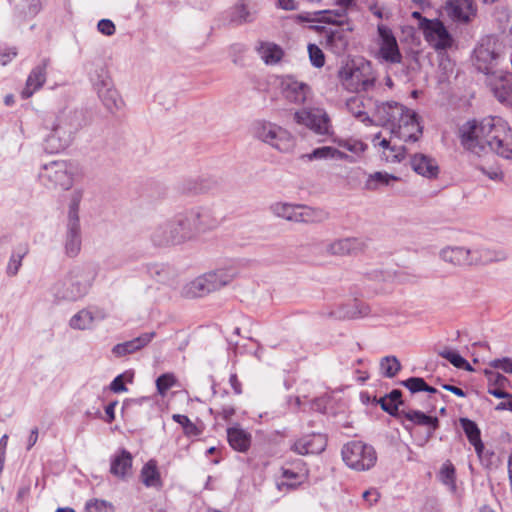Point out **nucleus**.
Instances as JSON below:
<instances>
[{"mask_svg": "<svg viewBox=\"0 0 512 512\" xmlns=\"http://www.w3.org/2000/svg\"><path fill=\"white\" fill-rule=\"evenodd\" d=\"M439 355L449 361L456 368L465 370H472L470 364L456 351L451 349H444L439 352Z\"/></svg>", "mask_w": 512, "mask_h": 512, "instance_id": "obj_47", "label": "nucleus"}, {"mask_svg": "<svg viewBox=\"0 0 512 512\" xmlns=\"http://www.w3.org/2000/svg\"><path fill=\"white\" fill-rule=\"evenodd\" d=\"M329 217V212L322 208L299 204L296 223L317 224L325 222Z\"/></svg>", "mask_w": 512, "mask_h": 512, "instance_id": "obj_32", "label": "nucleus"}, {"mask_svg": "<svg viewBox=\"0 0 512 512\" xmlns=\"http://www.w3.org/2000/svg\"><path fill=\"white\" fill-rule=\"evenodd\" d=\"M83 198L82 189H74L70 194L69 199V213H68V221L75 220V222H79L78 217V209L80 202Z\"/></svg>", "mask_w": 512, "mask_h": 512, "instance_id": "obj_48", "label": "nucleus"}, {"mask_svg": "<svg viewBox=\"0 0 512 512\" xmlns=\"http://www.w3.org/2000/svg\"><path fill=\"white\" fill-rule=\"evenodd\" d=\"M445 10L453 21L462 24L471 22L477 15L473 0H447Z\"/></svg>", "mask_w": 512, "mask_h": 512, "instance_id": "obj_17", "label": "nucleus"}, {"mask_svg": "<svg viewBox=\"0 0 512 512\" xmlns=\"http://www.w3.org/2000/svg\"><path fill=\"white\" fill-rule=\"evenodd\" d=\"M401 364L395 356H386L380 361V370L383 376L393 378L400 371Z\"/></svg>", "mask_w": 512, "mask_h": 512, "instance_id": "obj_46", "label": "nucleus"}, {"mask_svg": "<svg viewBox=\"0 0 512 512\" xmlns=\"http://www.w3.org/2000/svg\"><path fill=\"white\" fill-rule=\"evenodd\" d=\"M77 166L67 160H55L45 163L39 171V180L48 190L67 191L77 175Z\"/></svg>", "mask_w": 512, "mask_h": 512, "instance_id": "obj_5", "label": "nucleus"}, {"mask_svg": "<svg viewBox=\"0 0 512 512\" xmlns=\"http://www.w3.org/2000/svg\"><path fill=\"white\" fill-rule=\"evenodd\" d=\"M333 147L323 146L314 149L310 154H307L306 157L309 160H322V159H332L333 158Z\"/></svg>", "mask_w": 512, "mask_h": 512, "instance_id": "obj_55", "label": "nucleus"}, {"mask_svg": "<svg viewBox=\"0 0 512 512\" xmlns=\"http://www.w3.org/2000/svg\"><path fill=\"white\" fill-rule=\"evenodd\" d=\"M411 167L418 174L428 179H435L439 174V166L435 159L425 154H415L411 158Z\"/></svg>", "mask_w": 512, "mask_h": 512, "instance_id": "obj_27", "label": "nucleus"}, {"mask_svg": "<svg viewBox=\"0 0 512 512\" xmlns=\"http://www.w3.org/2000/svg\"><path fill=\"white\" fill-rule=\"evenodd\" d=\"M132 468V455L127 450H121L111 461L110 472L114 476L125 479Z\"/></svg>", "mask_w": 512, "mask_h": 512, "instance_id": "obj_33", "label": "nucleus"}, {"mask_svg": "<svg viewBox=\"0 0 512 512\" xmlns=\"http://www.w3.org/2000/svg\"><path fill=\"white\" fill-rule=\"evenodd\" d=\"M373 145L379 146L383 149L382 157L388 163H400L405 159L406 149L402 145L391 144V142L385 138H381V134L378 133L373 137Z\"/></svg>", "mask_w": 512, "mask_h": 512, "instance_id": "obj_25", "label": "nucleus"}, {"mask_svg": "<svg viewBox=\"0 0 512 512\" xmlns=\"http://www.w3.org/2000/svg\"><path fill=\"white\" fill-rule=\"evenodd\" d=\"M113 85L114 84H113L111 76H108L107 79L104 78V79L96 82L92 86H93V89L96 91V93H99V92L103 91L104 89H107Z\"/></svg>", "mask_w": 512, "mask_h": 512, "instance_id": "obj_63", "label": "nucleus"}, {"mask_svg": "<svg viewBox=\"0 0 512 512\" xmlns=\"http://www.w3.org/2000/svg\"><path fill=\"white\" fill-rule=\"evenodd\" d=\"M251 135L281 153H289L295 147V138L291 132L271 121H255L251 125Z\"/></svg>", "mask_w": 512, "mask_h": 512, "instance_id": "obj_6", "label": "nucleus"}, {"mask_svg": "<svg viewBox=\"0 0 512 512\" xmlns=\"http://www.w3.org/2000/svg\"><path fill=\"white\" fill-rule=\"evenodd\" d=\"M408 110L397 102H382L376 106L375 116L380 125L387 126L391 130Z\"/></svg>", "mask_w": 512, "mask_h": 512, "instance_id": "obj_18", "label": "nucleus"}, {"mask_svg": "<svg viewBox=\"0 0 512 512\" xmlns=\"http://www.w3.org/2000/svg\"><path fill=\"white\" fill-rule=\"evenodd\" d=\"M356 5L355 0H335L334 9L320 10L315 12H304L298 15L303 22H317L336 26L334 29L325 31V45L334 54H343L349 44V32L351 29H344L341 26L347 24L348 11Z\"/></svg>", "mask_w": 512, "mask_h": 512, "instance_id": "obj_2", "label": "nucleus"}, {"mask_svg": "<svg viewBox=\"0 0 512 512\" xmlns=\"http://www.w3.org/2000/svg\"><path fill=\"white\" fill-rule=\"evenodd\" d=\"M86 512H115L114 505L104 499L93 498L85 504Z\"/></svg>", "mask_w": 512, "mask_h": 512, "instance_id": "obj_49", "label": "nucleus"}, {"mask_svg": "<svg viewBox=\"0 0 512 512\" xmlns=\"http://www.w3.org/2000/svg\"><path fill=\"white\" fill-rule=\"evenodd\" d=\"M489 381L494 386L504 387L508 382V379L500 373L490 372Z\"/></svg>", "mask_w": 512, "mask_h": 512, "instance_id": "obj_62", "label": "nucleus"}, {"mask_svg": "<svg viewBox=\"0 0 512 512\" xmlns=\"http://www.w3.org/2000/svg\"><path fill=\"white\" fill-rule=\"evenodd\" d=\"M204 274L188 282L183 288V295L188 298L203 297L211 293Z\"/></svg>", "mask_w": 512, "mask_h": 512, "instance_id": "obj_36", "label": "nucleus"}, {"mask_svg": "<svg viewBox=\"0 0 512 512\" xmlns=\"http://www.w3.org/2000/svg\"><path fill=\"white\" fill-rule=\"evenodd\" d=\"M398 177L387 172H375L370 174L365 182L367 190H378L382 186H389L392 182L397 181Z\"/></svg>", "mask_w": 512, "mask_h": 512, "instance_id": "obj_41", "label": "nucleus"}, {"mask_svg": "<svg viewBox=\"0 0 512 512\" xmlns=\"http://www.w3.org/2000/svg\"><path fill=\"white\" fill-rule=\"evenodd\" d=\"M490 366L512 374V360L510 358L495 359L490 362Z\"/></svg>", "mask_w": 512, "mask_h": 512, "instance_id": "obj_59", "label": "nucleus"}, {"mask_svg": "<svg viewBox=\"0 0 512 512\" xmlns=\"http://www.w3.org/2000/svg\"><path fill=\"white\" fill-rule=\"evenodd\" d=\"M401 396L402 393L400 390L391 391L389 395L380 399L379 403L381 408L389 414L393 415L397 411L398 406L402 404Z\"/></svg>", "mask_w": 512, "mask_h": 512, "instance_id": "obj_45", "label": "nucleus"}, {"mask_svg": "<svg viewBox=\"0 0 512 512\" xmlns=\"http://www.w3.org/2000/svg\"><path fill=\"white\" fill-rule=\"evenodd\" d=\"M298 205L299 204H292L287 202H276L271 205L270 209L275 216L283 218L287 221L296 222Z\"/></svg>", "mask_w": 512, "mask_h": 512, "instance_id": "obj_40", "label": "nucleus"}, {"mask_svg": "<svg viewBox=\"0 0 512 512\" xmlns=\"http://www.w3.org/2000/svg\"><path fill=\"white\" fill-rule=\"evenodd\" d=\"M172 418L175 422L179 423L183 427L184 433L187 436H197L200 434V431L198 430L196 425L192 423L187 416L181 414H174Z\"/></svg>", "mask_w": 512, "mask_h": 512, "instance_id": "obj_50", "label": "nucleus"}, {"mask_svg": "<svg viewBox=\"0 0 512 512\" xmlns=\"http://www.w3.org/2000/svg\"><path fill=\"white\" fill-rule=\"evenodd\" d=\"M297 124L309 128L317 135H330L332 133L331 121L322 108H303L294 113Z\"/></svg>", "mask_w": 512, "mask_h": 512, "instance_id": "obj_11", "label": "nucleus"}, {"mask_svg": "<svg viewBox=\"0 0 512 512\" xmlns=\"http://www.w3.org/2000/svg\"><path fill=\"white\" fill-rule=\"evenodd\" d=\"M347 110L361 122H368L370 118L364 110V101L361 97L353 96L346 101Z\"/></svg>", "mask_w": 512, "mask_h": 512, "instance_id": "obj_44", "label": "nucleus"}, {"mask_svg": "<svg viewBox=\"0 0 512 512\" xmlns=\"http://www.w3.org/2000/svg\"><path fill=\"white\" fill-rule=\"evenodd\" d=\"M280 90L287 101L295 104H303L310 94V88L306 83L291 76L282 78Z\"/></svg>", "mask_w": 512, "mask_h": 512, "instance_id": "obj_19", "label": "nucleus"}, {"mask_svg": "<svg viewBox=\"0 0 512 512\" xmlns=\"http://www.w3.org/2000/svg\"><path fill=\"white\" fill-rule=\"evenodd\" d=\"M402 415L414 425L427 427V440L433 436L434 432L439 427L437 417L429 416L418 410L402 411Z\"/></svg>", "mask_w": 512, "mask_h": 512, "instance_id": "obj_31", "label": "nucleus"}, {"mask_svg": "<svg viewBox=\"0 0 512 512\" xmlns=\"http://www.w3.org/2000/svg\"><path fill=\"white\" fill-rule=\"evenodd\" d=\"M364 243L359 238L349 237L334 240L326 245V252L331 255L345 256L361 251Z\"/></svg>", "mask_w": 512, "mask_h": 512, "instance_id": "obj_26", "label": "nucleus"}, {"mask_svg": "<svg viewBox=\"0 0 512 512\" xmlns=\"http://www.w3.org/2000/svg\"><path fill=\"white\" fill-rule=\"evenodd\" d=\"M420 28L423 30L426 41L434 49L446 50L452 46V36L440 20L422 19Z\"/></svg>", "mask_w": 512, "mask_h": 512, "instance_id": "obj_12", "label": "nucleus"}, {"mask_svg": "<svg viewBox=\"0 0 512 512\" xmlns=\"http://www.w3.org/2000/svg\"><path fill=\"white\" fill-rule=\"evenodd\" d=\"M141 478L142 482L147 487H156L160 485V475L154 461L151 460L143 466L141 470Z\"/></svg>", "mask_w": 512, "mask_h": 512, "instance_id": "obj_43", "label": "nucleus"}, {"mask_svg": "<svg viewBox=\"0 0 512 512\" xmlns=\"http://www.w3.org/2000/svg\"><path fill=\"white\" fill-rule=\"evenodd\" d=\"M84 124L83 113L79 110H63L56 117L49 134L45 137V150L58 153L70 145L75 134Z\"/></svg>", "mask_w": 512, "mask_h": 512, "instance_id": "obj_3", "label": "nucleus"}, {"mask_svg": "<svg viewBox=\"0 0 512 512\" xmlns=\"http://www.w3.org/2000/svg\"><path fill=\"white\" fill-rule=\"evenodd\" d=\"M257 12L256 0H239L231 9L230 21L236 25L251 23L255 20Z\"/></svg>", "mask_w": 512, "mask_h": 512, "instance_id": "obj_23", "label": "nucleus"}, {"mask_svg": "<svg viewBox=\"0 0 512 512\" xmlns=\"http://www.w3.org/2000/svg\"><path fill=\"white\" fill-rule=\"evenodd\" d=\"M227 438L230 446L239 452H246L251 445V435L240 427L228 428Z\"/></svg>", "mask_w": 512, "mask_h": 512, "instance_id": "obj_34", "label": "nucleus"}, {"mask_svg": "<svg viewBox=\"0 0 512 512\" xmlns=\"http://www.w3.org/2000/svg\"><path fill=\"white\" fill-rule=\"evenodd\" d=\"M339 78L342 85L350 92L367 91L375 82L370 62L363 59L347 62L340 69Z\"/></svg>", "mask_w": 512, "mask_h": 512, "instance_id": "obj_8", "label": "nucleus"}, {"mask_svg": "<svg viewBox=\"0 0 512 512\" xmlns=\"http://www.w3.org/2000/svg\"><path fill=\"white\" fill-rule=\"evenodd\" d=\"M377 31L380 39L379 53L381 57L390 63H400L402 55L392 30L384 24H378Z\"/></svg>", "mask_w": 512, "mask_h": 512, "instance_id": "obj_14", "label": "nucleus"}, {"mask_svg": "<svg viewBox=\"0 0 512 512\" xmlns=\"http://www.w3.org/2000/svg\"><path fill=\"white\" fill-rule=\"evenodd\" d=\"M363 499L369 502L370 505L376 503L380 497L379 492L376 489H369L363 493Z\"/></svg>", "mask_w": 512, "mask_h": 512, "instance_id": "obj_64", "label": "nucleus"}, {"mask_svg": "<svg viewBox=\"0 0 512 512\" xmlns=\"http://www.w3.org/2000/svg\"><path fill=\"white\" fill-rule=\"evenodd\" d=\"M108 76H110L109 71L103 64L96 65L89 73V79L92 85L104 78L107 79Z\"/></svg>", "mask_w": 512, "mask_h": 512, "instance_id": "obj_57", "label": "nucleus"}, {"mask_svg": "<svg viewBox=\"0 0 512 512\" xmlns=\"http://www.w3.org/2000/svg\"><path fill=\"white\" fill-rule=\"evenodd\" d=\"M439 257L445 263L457 267L477 265L489 260L485 250L463 246H446L440 250Z\"/></svg>", "mask_w": 512, "mask_h": 512, "instance_id": "obj_10", "label": "nucleus"}, {"mask_svg": "<svg viewBox=\"0 0 512 512\" xmlns=\"http://www.w3.org/2000/svg\"><path fill=\"white\" fill-rule=\"evenodd\" d=\"M28 252L29 246L27 243H22L15 248L6 268V273L9 276H15L18 273L22 265V259L28 254Z\"/></svg>", "mask_w": 512, "mask_h": 512, "instance_id": "obj_39", "label": "nucleus"}, {"mask_svg": "<svg viewBox=\"0 0 512 512\" xmlns=\"http://www.w3.org/2000/svg\"><path fill=\"white\" fill-rule=\"evenodd\" d=\"M64 253L69 258L79 255L82 247L80 223L75 220L68 221L67 230L63 242Z\"/></svg>", "mask_w": 512, "mask_h": 512, "instance_id": "obj_24", "label": "nucleus"}, {"mask_svg": "<svg viewBox=\"0 0 512 512\" xmlns=\"http://www.w3.org/2000/svg\"><path fill=\"white\" fill-rule=\"evenodd\" d=\"M50 60L48 58L42 59V61L35 66L26 81L25 88L23 89L21 95L23 98L27 99L31 97L36 91H38L46 82L47 75V67L49 65Z\"/></svg>", "mask_w": 512, "mask_h": 512, "instance_id": "obj_22", "label": "nucleus"}, {"mask_svg": "<svg viewBox=\"0 0 512 512\" xmlns=\"http://www.w3.org/2000/svg\"><path fill=\"white\" fill-rule=\"evenodd\" d=\"M402 385L408 388L412 393L420 392L426 389V382L420 377H411L402 381Z\"/></svg>", "mask_w": 512, "mask_h": 512, "instance_id": "obj_56", "label": "nucleus"}, {"mask_svg": "<svg viewBox=\"0 0 512 512\" xmlns=\"http://www.w3.org/2000/svg\"><path fill=\"white\" fill-rule=\"evenodd\" d=\"M501 47L494 37H487L474 50V65L487 78L508 69V61L500 52Z\"/></svg>", "mask_w": 512, "mask_h": 512, "instance_id": "obj_7", "label": "nucleus"}, {"mask_svg": "<svg viewBox=\"0 0 512 512\" xmlns=\"http://www.w3.org/2000/svg\"><path fill=\"white\" fill-rule=\"evenodd\" d=\"M392 136L404 142H415L422 135V126L417 113L409 109L390 130Z\"/></svg>", "mask_w": 512, "mask_h": 512, "instance_id": "obj_13", "label": "nucleus"}, {"mask_svg": "<svg viewBox=\"0 0 512 512\" xmlns=\"http://www.w3.org/2000/svg\"><path fill=\"white\" fill-rule=\"evenodd\" d=\"M51 292L58 301H77L84 297L67 276L64 280L56 282Z\"/></svg>", "mask_w": 512, "mask_h": 512, "instance_id": "obj_29", "label": "nucleus"}, {"mask_svg": "<svg viewBox=\"0 0 512 512\" xmlns=\"http://www.w3.org/2000/svg\"><path fill=\"white\" fill-rule=\"evenodd\" d=\"M133 380V375L125 372L117 377L114 378V380L110 384V390L114 393H120V392H126L127 387L125 386V383H131Z\"/></svg>", "mask_w": 512, "mask_h": 512, "instance_id": "obj_51", "label": "nucleus"}, {"mask_svg": "<svg viewBox=\"0 0 512 512\" xmlns=\"http://www.w3.org/2000/svg\"><path fill=\"white\" fill-rule=\"evenodd\" d=\"M183 242L195 238L198 234L213 230L218 220L209 207H195L175 216Z\"/></svg>", "mask_w": 512, "mask_h": 512, "instance_id": "obj_4", "label": "nucleus"}, {"mask_svg": "<svg viewBox=\"0 0 512 512\" xmlns=\"http://www.w3.org/2000/svg\"><path fill=\"white\" fill-rule=\"evenodd\" d=\"M154 337L155 332L144 333L130 341L115 345L112 349V352L117 357H122L127 354L134 353L145 347Z\"/></svg>", "mask_w": 512, "mask_h": 512, "instance_id": "obj_30", "label": "nucleus"}, {"mask_svg": "<svg viewBox=\"0 0 512 512\" xmlns=\"http://www.w3.org/2000/svg\"><path fill=\"white\" fill-rule=\"evenodd\" d=\"M341 453L346 465L357 471L369 470L377 461L375 449L362 441L348 442Z\"/></svg>", "mask_w": 512, "mask_h": 512, "instance_id": "obj_9", "label": "nucleus"}, {"mask_svg": "<svg viewBox=\"0 0 512 512\" xmlns=\"http://www.w3.org/2000/svg\"><path fill=\"white\" fill-rule=\"evenodd\" d=\"M309 58L313 66L321 68L325 63L323 51L315 44L308 45Z\"/></svg>", "mask_w": 512, "mask_h": 512, "instance_id": "obj_53", "label": "nucleus"}, {"mask_svg": "<svg viewBox=\"0 0 512 512\" xmlns=\"http://www.w3.org/2000/svg\"><path fill=\"white\" fill-rule=\"evenodd\" d=\"M176 379L173 374L165 373L159 376L156 380L157 391L160 395L164 396L166 392L175 385Z\"/></svg>", "mask_w": 512, "mask_h": 512, "instance_id": "obj_52", "label": "nucleus"}, {"mask_svg": "<svg viewBox=\"0 0 512 512\" xmlns=\"http://www.w3.org/2000/svg\"><path fill=\"white\" fill-rule=\"evenodd\" d=\"M440 473L443 481L446 484L452 483L454 481L455 469L451 464L443 465Z\"/></svg>", "mask_w": 512, "mask_h": 512, "instance_id": "obj_61", "label": "nucleus"}, {"mask_svg": "<svg viewBox=\"0 0 512 512\" xmlns=\"http://www.w3.org/2000/svg\"><path fill=\"white\" fill-rule=\"evenodd\" d=\"M151 239L157 246H168L183 243L175 217L158 225L154 229Z\"/></svg>", "mask_w": 512, "mask_h": 512, "instance_id": "obj_20", "label": "nucleus"}, {"mask_svg": "<svg viewBox=\"0 0 512 512\" xmlns=\"http://www.w3.org/2000/svg\"><path fill=\"white\" fill-rule=\"evenodd\" d=\"M96 320L95 314L89 309H82L69 320L70 328L74 330H87L93 327Z\"/></svg>", "mask_w": 512, "mask_h": 512, "instance_id": "obj_38", "label": "nucleus"}, {"mask_svg": "<svg viewBox=\"0 0 512 512\" xmlns=\"http://www.w3.org/2000/svg\"><path fill=\"white\" fill-rule=\"evenodd\" d=\"M339 145L357 155L363 153L367 148L366 144H364L362 141L352 139L342 140L339 142Z\"/></svg>", "mask_w": 512, "mask_h": 512, "instance_id": "obj_54", "label": "nucleus"}, {"mask_svg": "<svg viewBox=\"0 0 512 512\" xmlns=\"http://www.w3.org/2000/svg\"><path fill=\"white\" fill-rule=\"evenodd\" d=\"M98 31L106 36H111L115 33V25L109 19H102L97 24Z\"/></svg>", "mask_w": 512, "mask_h": 512, "instance_id": "obj_60", "label": "nucleus"}, {"mask_svg": "<svg viewBox=\"0 0 512 512\" xmlns=\"http://www.w3.org/2000/svg\"><path fill=\"white\" fill-rule=\"evenodd\" d=\"M236 274L235 268L224 267L204 273V276L207 282H209L208 286L212 293L230 284L236 277Z\"/></svg>", "mask_w": 512, "mask_h": 512, "instance_id": "obj_28", "label": "nucleus"}, {"mask_svg": "<svg viewBox=\"0 0 512 512\" xmlns=\"http://www.w3.org/2000/svg\"><path fill=\"white\" fill-rule=\"evenodd\" d=\"M487 83L490 86L495 97L504 104H512V74L505 69L498 74L487 78Z\"/></svg>", "mask_w": 512, "mask_h": 512, "instance_id": "obj_16", "label": "nucleus"}, {"mask_svg": "<svg viewBox=\"0 0 512 512\" xmlns=\"http://www.w3.org/2000/svg\"><path fill=\"white\" fill-rule=\"evenodd\" d=\"M97 276V269L90 263L73 266L67 273V277L78 290L85 296L91 289Z\"/></svg>", "mask_w": 512, "mask_h": 512, "instance_id": "obj_15", "label": "nucleus"}, {"mask_svg": "<svg viewBox=\"0 0 512 512\" xmlns=\"http://www.w3.org/2000/svg\"><path fill=\"white\" fill-rule=\"evenodd\" d=\"M459 421H460L462 429L464 430V432L468 438V441L470 442L471 445L474 446L476 453L478 455H481V453L484 449V445L481 440V436H480L481 433H480V429L478 428L477 424L468 418H460Z\"/></svg>", "mask_w": 512, "mask_h": 512, "instance_id": "obj_35", "label": "nucleus"}, {"mask_svg": "<svg viewBox=\"0 0 512 512\" xmlns=\"http://www.w3.org/2000/svg\"><path fill=\"white\" fill-rule=\"evenodd\" d=\"M103 105L110 111L121 108L123 101L114 85L97 93Z\"/></svg>", "mask_w": 512, "mask_h": 512, "instance_id": "obj_42", "label": "nucleus"}, {"mask_svg": "<svg viewBox=\"0 0 512 512\" xmlns=\"http://www.w3.org/2000/svg\"><path fill=\"white\" fill-rule=\"evenodd\" d=\"M258 53L261 59L270 65L278 63L283 57L282 48L271 42L261 43L258 47Z\"/></svg>", "mask_w": 512, "mask_h": 512, "instance_id": "obj_37", "label": "nucleus"}, {"mask_svg": "<svg viewBox=\"0 0 512 512\" xmlns=\"http://www.w3.org/2000/svg\"><path fill=\"white\" fill-rule=\"evenodd\" d=\"M369 11L378 19H388L391 15L390 11L378 2H371L368 6Z\"/></svg>", "mask_w": 512, "mask_h": 512, "instance_id": "obj_58", "label": "nucleus"}, {"mask_svg": "<svg viewBox=\"0 0 512 512\" xmlns=\"http://www.w3.org/2000/svg\"><path fill=\"white\" fill-rule=\"evenodd\" d=\"M327 445L325 435L313 433L298 439L292 446V450L300 455L319 454Z\"/></svg>", "mask_w": 512, "mask_h": 512, "instance_id": "obj_21", "label": "nucleus"}, {"mask_svg": "<svg viewBox=\"0 0 512 512\" xmlns=\"http://www.w3.org/2000/svg\"><path fill=\"white\" fill-rule=\"evenodd\" d=\"M460 137L462 145L474 153L489 148L506 159L512 158V133L500 117H488L479 123L467 122L460 129Z\"/></svg>", "mask_w": 512, "mask_h": 512, "instance_id": "obj_1", "label": "nucleus"}]
</instances>
